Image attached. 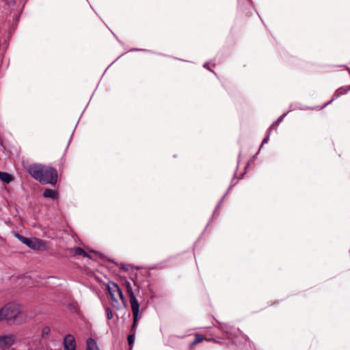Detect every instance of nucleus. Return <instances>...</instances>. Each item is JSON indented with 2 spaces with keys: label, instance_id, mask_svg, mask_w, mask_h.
<instances>
[{
  "label": "nucleus",
  "instance_id": "obj_2",
  "mask_svg": "<svg viewBox=\"0 0 350 350\" xmlns=\"http://www.w3.org/2000/svg\"><path fill=\"white\" fill-rule=\"evenodd\" d=\"M7 322L21 324L26 319V314L23 312L21 306L12 302L5 306Z\"/></svg>",
  "mask_w": 350,
  "mask_h": 350
},
{
  "label": "nucleus",
  "instance_id": "obj_6",
  "mask_svg": "<svg viewBox=\"0 0 350 350\" xmlns=\"http://www.w3.org/2000/svg\"><path fill=\"white\" fill-rule=\"evenodd\" d=\"M16 339V336L14 334L1 336L0 349H8L15 342Z\"/></svg>",
  "mask_w": 350,
  "mask_h": 350
},
{
  "label": "nucleus",
  "instance_id": "obj_16",
  "mask_svg": "<svg viewBox=\"0 0 350 350\" xmlns=\"http://www.w3.org/2000/svg\"><path fill=\"white\" fill-rule=\"evenodd\" d=\"M107 317L108 320H110L113 318V312L109 308H106Z\"/></svg>",
  "mask_w": 350,
  "mask_h": 350
},
{
  "label": "nucleus",
  "instance_id": "obj_7",
  "mask_svg": "<svg viewBox=\"0 0 350 350\" xmlns=\"http://www.w3.org/2000/svg\"><path fill=\"white\" fill-rule=\"evenodd\" d=\"M64 350H76V343L74 336L67 334L64 340Z\"/></svg>",
  "mask_w": 350,
  "mask_h": 350
},
{
  "label": "nucleus",
  "instance_id": "obj_21",
  "mask_svg": "<svg viewBox=\"0 0 350 350\" xmlns=\"http://www.w3.org/2000/svg\"><path fill=\"white\" fill-rule=\"evenodd\" d=\"M204 66L208 68V64L206 63Z\"/></svg>",
  "mask_w": 350,
  "mask_h": 350
},
{
  "label": "nucleus",
  "instance_id": "obj_13",
  "mask_svg": "<svg viewBox=\"0 0 350 350\" xmlns=\"http://www.w3.org/2000/svg\"><path fill=\"white\" fill-rule=\"evenodd\" d=\"M50 332H51V329L49 326H44V327H42V332H41L42 338H46V336H48L49 334H50Z\"/></svg>",
  "mask_w": 350,
  "mask_h": 350
},
{
  "label": "nucleus",
  "instance_id": "obj_20",
  "mask_svg": "<svg viewBox=\"0 0 350 350\" xmlns=\"http://www.w3.org/2000/svg\"><path fill=\"white\" fill-rule=\"evenodd\" d=\"M83 256L88 257V258H91L90 256L87 252H86V255H84Z\"/></svg>",
  "mask_w": 350,
  "mask_h": 350
},
{
  "label": "nucleus",
  "instance_id": "obj_12",
  "mask_svg": "<svg viewBox=\"0 0 350 350\" xmlns=\"http://www.w3.org/2000/svg\"><path fill=\"white\" fill-rule=\"evenodd\" d=\"M74 256H84L86 255V252H85L82 248L81 247H75L74 249Z\"/></svg>",
  "mask_w": 350,
  "mask_h": 350
},
{
  "label": "nucleus",
  "instance_id": "obj_17",
  "mask_svg": "<svg viewBox=\"0 0 350 350\" xmlns=\"http://www.w3.org/2000/svg\"><path fill=\"white\" fill-rule=\"evenodd\" d=\"M282 119H283V116L280 117L277 122L273 123L272 124V126H274L275 125H277L278 124H279L282 120Z\"/></svg>",
  "mask_w": 350,
  "mask_h": 350
},
{
  "label": "nucleus",
  "instance_id": "obj_15",
  "mask_svg": "<svg viewBox=\"0 0 350 350\" xmlns=\"http://www.w3.org/2000/svg\"><path fill=\"white\" fill-rule=\"evenodd\" d=\"M203 340H204L203 336H201L200 334H197L195 335V340L192 342V345H196V344L202 342Z\"/></svg>",
  "mask_w": 350,
  "mask_h": 350
},
{
  "label": "nucleus",
  "instance_id": "obj_5",
  "mask_svg": "<svg viewBox=\"0 0 350 350\" xmlns=\"http://www.w3.org/2000/svg\"><path fill=\"white\" fill-rule=\"evenodd\" d=\"M15 237H17L21 243L33 250H39L42 244V241L36 238H27L18 233H15Z\"/></svg>",
  "mask_w": 350,
  "mask_h": 350
},
{
  "label": "nucleus",
  "instance_id": "obj_1",
  "mask_svg": "<svg viewBox=\"0 0 350 350\" xmlns=\"http://www.w3.org/2000/svg\"><path fill=\"white\" fill-rule=\"evenodd\" d=\"M29 174L42 185H55L57 181V172L55 169L41 164L30 165Z\"/></svg>",
  "mask_w": 350,
  "mask_h": 350
},
{
  "label": "nucleus",
  "instance_id": "obj_11",
  "mask_svg": "<svg viewBox=\"0 0 350 350\" xmlns=\"http://www.w3.org/2000/svg\"><path fill=\"white\" fill-rule=\"evenodd\" d=\"M136 327H137V325L135 327V328L133 329V326L131 327V332H133V334H131L128 336V343H129V347L131 349L133 348V344L135 342V334Z\"/></svg>",
  "mask_w": 350,
  "mask_h": 350
},
{
  "label": "nucleus",
  "instance_id": "obj_10",
  "mask_svg": "<svg viewBox=\"0 0 350 350\" xmlns=\"http://www.w3.org/2000/svg\"><path fill=\"white\" fill-rule=\"evenodd\" d=\"M12 176L7 173L3 172H0V180L5 183H10L12 180Z\"/></svg>",
  "mask_w": 350,
  "mask_h": 350
},
{
  "label": "nucleus",
  "instance_id": "obj_4",
  "mask_svg": "<svg viewBox=\"0 0 350 350\" xmlns=\"http://www.w3.org/2000/svg\"><path fill=\"white\" fill-rule=\"evenodd\" d=\"M126 286L127 293L129 294L131 307L133 315V329L136 325L137 324V321L142 318V315L139 314V304L134 295L131 284L129 282H127L126 284Z\"/></svg>",
  "mask_w": 350,
  "mask_h": 350
},
{
  "label": "nucleus",
  "instance_id": "obj_19",
  "mask_svg": "<svg viewBox=\"0 0 350 350\" xmlns=\"http://www.w3.org/2000/svg\"><path fill=\"white\" fill-rule=\"evenodd\" d=\"M165 345H169V346H172L173 345V342L170 340H168L166 341Z\"/></svg>",
  "mask_w": 350,
  "mask_h": 350
},
{
  "label": "nucleus",
  "instance_id": "obj_18",
  "mask_svg": "<svg viewBox=\"0 0 350 350\" xmlns=\"http://www.w3.org/2000/svg\"><path fill=\"white\" fill-rule=\"evenodd\" d=\"M268 139H269V135L263 139L261 146H263L265 144H267L268 142Z\"/></svg>",
  "mask_w": 350,
  "mask_h": 350
},
{
  "label": "nucleus",
  "instance_id": "obj_14",
  "mask_svg": "<svg viewBox=\"0 0 350 350\" xmlns=\"http://www.w3.org/2000/svg\"><path fill=\"white\" fill-rule=\"evenodd\" d=\"M7 321V316L6 311L5 308V306L0 308V321Z\"/></svg>",
  "mask_w": 350,
  "mask_h": 350
},
{
  "label": "nucleus",
  "instance_id": "obj_3",
  "mask_svg": "<svg viewBox=\"0 0 350 350\" xmlns=\"http://www.w3.org/2000/svg\"><path fill=\"white\" fill-rule=\"evenodd\" d=\"M113 306L117 309L125 306V299L120 286L115 282H110L107 286Z\"/></svg>",
  "mask_w": 350,
  "mask_h": 350
},
{
  "label": "nucleus",
  "instance_id": "obj_9",
  "mask_svg": "<svg viewBox=\"0 0 350 350\" xmlns=\"http://www.w3.org/2000/svg\"><path fill=\"white\" fill-rule=\"evenodd\" d=\"M57 196V192L53 189H46L43 192V196L46 198L55 199Z\"/></svg>",
  "mask_w": 350,
  "mask_h": 350
},
{
  "label": "nucleus",
  "instance_id": "obj_22",
  "mask_svg": "<svg viewBox=\"0 0 350 350\" xmlns=\"http://www.w3.org/2000/svg\"><path fill=\"white\" fill-rule=\"evenodd\" d=\"M121 269H124V267L123 265H122Z\"/></svg>",
  "mask_w": 350,
  "mask_h": 350
},
{
  "label": "nucleus",
  "instance_id": "obj_8",
  "mask_svg": "<svg viewBox=\"0 0 350 350\" xmlns=\"http://www.w3.org/2000/svg\"><path fill=\"white\" fill-rule=\"evenodd\" d=\"M86 345L87 350H100L97 346L96 342L91 338L87 340Z\"/></svg>",
  "mask_w": 350,
  "mask_h": 350
}]
</instances>
